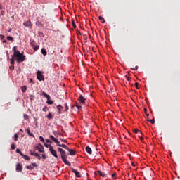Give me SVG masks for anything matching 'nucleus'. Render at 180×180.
Here are the masks:
<instances>
[{"label": "nucleus", "mask_w": 180, "mask_h": 180, "mask_svg": "<svg viewBox=\"0 0 180 180\" xmlns=\"http://www.w3.org/2000/svg\"><path fill=\"white\" fill-rule=\"evenodd\" d=\"M58 151L60 153V157L64 164H65V165L71 166V163L67 160V153H65V150L61 148H58Z\"/></svg>", "instance_id": "nucleus-1"}, {"label": "nucleus", "mask_w": 180, "mask_h": 180, "mask_svg": "<svg viewBox=\"0 0 180 180\" xmlns=\"http://www.w3.org/2000/svg\"><path fill=\"white\" fill-rule=\"evenodd\" d=\"M13 57L16 58V60L18 61V63H23L25 58L23 53H20V52H17V53H15V55H13Z\"/></svg>", "instance_id": "nucleus-2"}, {"label": "nucleus", "mask_w": 180, "mask_h": 180, "mask_svg": "<svg viewBox=\"0 0 180 180\" xmlns=\"http://www.w3.org/2000/svg\"><path fill=\"white\" fill-rule=\"evenodd\" d=\"M42 95H43V96H45V98H47L48 105H53V100H51L50 95L46 94V93L44 91L42 92Z\"/></svg>", "instance_id": "nucleus-3"}, {"label": "nucleus", "mask_w": 180, "mask_h": 180, "mask_svg": "<svg viewBox=\"0 0 180 180\" xmlns=\"http://www.w3.org/2000/svg\"><path fill=\"white\" fill-rule=\"evenodd\" d=\"M151 174H153V169H150L144 172L145 177L148 179H151Z\"/></svg>", "instance_id": "nucleus-4"}, {"label": "nucleus", "mask_w": 180, "mask_h": 180, "mask_svg": "<svg viewBox=\"0 0 180 180\" xmlns=\"http://www.w3.org/2000/svg\"><path fill=\"white\" fill-rule=\"evenodd\" d=\"M78 101L80 105H85V101H86V99L84 98V96H82V94H80L79 97L78 98Z\"/></svg>", "instance_id": "nucleus-5"}, {"label": "nucleus", "mask_w": 180, "mask_h": 180, "mask_svg": "<svg viewBox=\"0 0 180 180\" xmlns=\"http://www.w3.org/2000/svg\"><path fill=\"white\" fill-rule=\"evenodd\" d=\"M37 78L39 81H44V76L43 75V72L41 71L37 72Z\"/></svg>", "instance_id": "nucleus-6"}, {"label": "nucleus", "mask_w": 180, "mask_h": 180, "mask_svg": "<svg viewBox=\"0 0 180 180\" xmlns=\"http://www.w3.org/2000/svg\"><path fill=\"white\" fill-rule=\"evenodd\" d=\"M49 151L51 154H52L53 157H55V158H58V155H57V151L54 150V148H53V146H50Z\"/></svg>", "instance_id": "nucleus-7"}, {"label": "nucleus", "mask_w": 180, "mask_h": 180, "mask_svg": "<svg viewBox=\"0 0 180 180\" xmlns=\"http://www.w3.org/2000/svg\"><path fill=\"white\" fill-rule=\"evenodd\" d=\"M71 170H72V172L75 174L76 178H81V173H79V172H78L77 169L74 168H72Z\"/></svg>", "instance_id": "nucleus-8"}, {"label": "nucleus", "mask_w": 180, "mask_h": 180, "mask_svg": "<svg viewBox=\"0 0 180 180\" xmlns=\"http://www.w3.org/2000/svg\"><path fill=\"white\" fill-rule=\"evenodd\" d=\"M49 137L53 143H56V144H57V146H60V141H58V139H57V138H55L54 136H53V135H50Z\"/></svg>", "instance_id": "nucleus-9"}, {"label": "nucleus", "mask_w": 180, "mask_h": 180, "mask_svg": "<svg viewBox=\"0 0 180 180\" xmlns=\"http://www.w3.org/2000/svg\"><path fill=\"white\" fill-rule=\"evenodd\" d=\"M37 148L39 153H44V147L41 143H39L38 146H37Z\"/></svg>", "instance_id": "nucleus-10"}, {"label": "nucleus", "mask_w": 180, "mask_h": 180, "mask_svg": "<svg viewBox=\"0 0 180 180\" xmlns=\"http://www.w3.org/2000/svg\"><path fill=\"white\" fill-rule=\"evenodd\" d=\"M24 26L32 29L33 25H32V22H30V20H27V22H24Z\"/></svg>", "instance_id": "nucleus-11"}, {"label": "nucleus", "mask_w": 180, "mask_h": 180, "mask_svg": "<svg viewBox=\"0 0 180 180\" xmlns=\"http://www.w3.org/2000/svg\"><path fill=\"white\" fill-rule=\"evenodd\" d=\"M22 165L18 163L16 165V171L17 172H22Z\"/></svg>", "instance_id": "nucleus-12"}, {"label": "nucleus", "mask_w": 180, "mask_h": 180, "mask_svg": "<svg viewBox=\"0 0 180 180\" xmlns=\"http://www.w3.org/2000/svg\"><path fill=\"white\" fill-rule=\"evenodd\" d=\"M75 108H77V109H78V110H81V109H82V107L81 105H79V104H78V103H77L76 105H72V107H71L72 109H75Z\"/></svg>", "instance_id": "nucleus-13"}, {"label": "nucleus", "mask_w": 180, "mask_h": 180, "mask_svg": "<svg viewBox=\"0 0 180 180\" xmlns=\"http://www.w3.org/2000/svg\"><path fill=\"white\" fill-rule=\"evenodd\" d=\"M68 151H69V154H70V155H75V154H77V152L76 151H75L74 150H72V149H70V148H68Z\"/></svg>", "instance_id": "nucleus-14"}, {"label": "nucleus", "mask_w": 180, "mask_h": 180, "mask_svg": "<svg viewBox=\"0 0 180 180\" xmlns=\"http://www.w3.org/2000/svg\"><path fill=\"white\" fill-rule=\"evenodd\" d=\"M86 151L88 153V154H92V149L89 146L86 147Z\"/></svg>", "instance_id": "nucleus-15"}, {"label": "nucleus", "mask_w": 180, "mask_h": 180, "mask_svg": "<svg viewBox=\"0 0 180 180\" xmlns=\"http://www.w3.org/2000/svg\"><path fill=\"white\" fill-rule=\"evenodd\" d=\"M25 131H27V133L29 134V136H30L31 137H34V135H33L32 133L30 132V128H27L25 129Z\"/></svg>", "instance_id": "nucleus-16"}, {"label": "nucleus", "mask_w": 180, "mask_h": 180, "mask_svg": "<svg viewBox=\"0 0 180 180\" xmlns=\"http://www.w3.org/2000/svg\"><path fill=\"white\" fill-rule=\"evenodd\" d=\"M97 174L100 176H102L103 178H105L106 176V174L105 173H103L100 170L97 171Z\"/></svg>", "instance_id": "nucleus-17"}, {"label": "nucleus", "mask_w": 180, "mask_h": 180, "mask_svg": "<svg viewBox=\"0 0 180 180\" xmlns=\"http://www.w3.org/2000/svg\"><path fill=\"white\" fill-rule=\"evenodd\" d=\"M53 134H54L55 137H58L59 136H63V134H60L57 131H53Z\"/></svg>", "instance_id": "nucleus-18"}, {"label": "nucleus", "mask_w": 180, "mask_h": 180, "mask_svg": "<svg viewBox=\"0 0 180 180\" xmlns=\"http://www.w3.org/2000/svg\"><path fill=\"white\" fill-rule=\"evenodd\" d=\"M13 58L11 59H10V64H11V65H15V57L13 56Z\"/></svg>", "instance_id": "nucleus-19"}, {"label": "nucleus", "mask_w": 180, "mask_h": 180, "mask_svg": "<svg viewBox=\"0 0 180 180\" xmlns=\"http://www.w3.org/2000/svg\"><path fill=\"white\" fill-rule=\"evenodd\" d=\"M41 54H43V56H47V51L46 50V49H41Z\"/></svg>", "instance_id": "nucleus-20"}, {"label": "nucleus", "mask_w": 180, "mask_h": 180, "mask_svg": "<svg viewBox=\"0 0 180 180\" xmlns=\"http://www.w3.org/2000/svg\"><path fill=\"white\" fill-rule=\"evenodd\" d=\"M59 147H63V148H65V150H68V147H67L65 144H60L59 142V145H58Z\"/></svg>", "instance_id": "nucleus-21"}, {"label": "nucleus", "mask_w": 180, "mask_h": 180, "mask_svg": "<svg viewBox=\"0 0 180 180\" xmlns=\"http://www.w3.org/2000/svg\"><path fill=\"white\" fill-rule=\"evenodd\" d=\"M57 109L59 110V112L63 111V109H64V107H63L61 105H58L57 106Z\"/></svg>", "instance_id": "nucleus-22"}, {"label": "nucleus", "mask_w": 180, "mask_h": 180, "mask_svg": "<svg viewBox=\"0 0 180 180\" xmlns=\"http://www.w3.org/2000/svg\"><path fill=\"white\" fill-rule=\"evenodd\" d=\"M98 19L100 21H101V23H105V18L102 16H98Z\"/></svg>", "instance_id": "nucleus-23"}, {"label": "nucleus", "mask_w": 180, "mask_h": 180, "mask_svg": "<svg viewBox=\"0 0 180 180\" xmlns=\"http://www.w3.org/2000/svg\"><path fill=\"white\" fill-rule=\"evenodd\" d=\"M16 49H17L16 46H14V47L13 48V51H14L13 55L17 54L18 53L20 52L19 51H16Z\"/></svg>", "instance_id": "nucleus-24"}, {"label": "nucleus", "mask_w": 180, "mask_h": 180, "mask_svg": "<svg viewBox=\"0 0 180 180\" xmlns=\"http://www.w3.org/2000/svg\"><path fill=\"white\" fill-rule=\"evenodd\" d=\"M34 156L37 157L39 160H41V156L37 153H34Z\"/></svg>", "instance_id": "nucleus-25"}, {"label": "nucleus", "mask_w": 180, "mask_h": 180, "mask_svg": "<svg viewBox=\"0 0 180 180\" xmlns=\"http://www.w3.org/2000/svg\"><path fill=\"white\" fill-rule=\"evenodd\" d=\"M150 123H151L152 124H154V123H155V120L154 119V117L153 116V119H150L149 120Z\"/></svg>", "instance_id": "nucleus-26"}, {"label": "nucleus", "mask_w": 180, "mask_h": 180, "mask_svg": "<svg viewBox=\"0 0 180 180\" xmlns=\"http://www.w3.org/2000/svg\"><path fill=\"white\" fill-rule=\"evenodd\" d=\"M22 89V92L25 93L26 92V90L27 89V88L26 87V86H23L22 87H21Z\"/></svg>", "instance_id": "nucleus-27"}, {"label": "nucleus", "mask_w": 180, "mask_h": 180, "mask_svg": "<svg viewBox=\"0 0 180 180\" xmlns=\"http://www.w3.org/2000/svg\"><path fill=\"white\" fill-rule=\"evenodd\" d=\"M23 158L26 160V161L30 160V158L26 155H23Z\"/></svg>", "instance_id": "nucleus-28"}, {"label": "nucleus", "mask_w": 180, "mask_h": 180, "mask_svg": "<svg viewBox=\"0 0 180 180\" xmlns=\"http://www.w3.org/2000/svg\"><path fill=\"white\" fill-rule=\"evenodd\" d=\"M44 146L45 147H46V148H49V150H50V147H52L51 145H49V144L46 143L45 142H44Z\"/></svg>", "instance_id": "nucleus-29"}, {"label": "nucleus", "mask_w": 180, "mask_h": 180, "mask_svg": "<svg viewBox=\"0 0 180 180\" xmlns=\"http://www.w3.org/2000/svg\"><path fill=\"white\" fill-rule=\"evenodd\" d=\"M69 108H68V105H67V103L65 104V110H63V112H67V110H68Z\"/></svg>", "instance_id": "nucleus-30"}, {"label": "nucleus", "mask_w": 180, "mask_h": 180, "mask_svg": "<svg viewBox=\"0 0 180 180\" xmlns=\"http://www.w3.org/2000/svg\"><path fill=\"white\" fill-rule=\"evenodd\" d=\"M7 40H9L10 41H13V37H11V36H8Z\"/></svg>", "instance_id": "nucleus-31"}, {"label": "nucleus", "mask_w": 180, "mask_h": 180, "mask_svg": "<svg viewBox=\"0 0 180 180\" xmlns=\"http://www.w3.org/2000/svg\"><path fill=\"white\" fill-rule=\"evenodd\" d=\"M32 49H34V51H37L38 49H39V46L35 45L34 47H32Z\"/></svg>", "instance_id": "nucleus-32"}, {"label": "nucleus", "mask_w": 180, "mask_h": 180, "mask_svg": "<svg viewBox=\"0 0 180 180\" xmlns=\"http://www.w3.org/2000/svg\"><path fill=\"white\" fill-rule=\"evenodd\" d=\"M30 45L32 46V47H34L36 46V41H32L30 42Z\"/></svg>", "instance_id": "nucleus-33"}, {"label": "nucleus", "mask_w": 180, "mask_h": 180, "mask_svg": "<svg viewBox=\"0 0 180 180\" xmlns=\"http://www.w3.org/2000/svg\"><path fill=\"white\" fill-rule=\"evenodd\" d=\"M46 117L48 118V119H53V115H51V113H49L47 116H46Z\"/></svg>", "instance_id": "nucleus-34"}, {"label": "nucleus", "mask_w": 180, "mask_h": 180, "mask_svg": "<svg viewBox=\"0 0 180 180\" xmlns=\"http://www.w3.org/2000/svg\"><path fill=\"white\" fill-rule=\"evenodd\" d=\"M9 69L11 70V71H13V70H15V65H10Z\"/></svg>", "instance_id": "nucleus-35"}, {"label": "nucleus", "mask_w": 180, "mask_h": 180, "mask_svg": "<svg viewBox=\"0 0 180 180\" xmlns=\"http://www.w3.org/2000/svg\"><path fill=\"white\" fill-rule=\"evenodd\" d=\"M18 137H19V136H18V134H15V135H14V141H18Z\"/></svg>", "instance_id": "nucleus-36"}, {"label": "nucleus", "mask_w": 180, "mask_h": 180, "mask_svg": "<svg viewBox=\"0 0 180 180\" xmlns=\"http://www.w3.org/2000/svg\"><path fill=\"white\" fill-rule=\"evenodd\" d=\"M72 26H73L74 29H76L77 25H75V22L73 20H72Z\"/></svg>", "instance_id": "nucleus-37"}, {"label": "nucleus", "mask_w": 180, "mask_h": 180, "mask_svg": "<svg viewBox=\"0 0 180 180\" xmlns=\"http://www.w3.org/2000/svg\"><path fill=\"white\" fill-rule=\"evenodd\" d=\"M131 70H134V71H137V70H139V66H135L134 68H131Z\"/></svg>", "instance_id": "nucleus-38"}, {"label": "nucleus", "mask_w": 180, "mask_h": 180, "mask_svg": "<svg viewBox=\"0 0 180 180\" xmlns=\"http://www.w3.org/2000/svg\"><path fill=\"white\" fill-rule=\"evenodd\" d=\"M15 144L13 143V144L11 145V150H15Z\"/></svg>", "instance_id": "nucleus-39"}, {"label": "nucleus", "mask_w": 180, "mask_h": 180, "mask_svg": "<svg viewBox=\"0 0 180 180\" xmlns=\"http://www.w3.org/2000/svg\"><path fill=\"white\" fill-rule=\"evenodd\" d=\"M27 169H33V166H27Z\"/></svg>", "instance_id": "nucleus-40"}, {"label": "nucleus", "mask_w": 180, "mask_h": 180, "mask_svg": "<svg viewBox=\"0 0 180 180\" xmlns=\"http://www.w3.org/2000/svg\"><path fill=\"white\" fill-rule=\"evenodd\" d=\"M39 140L44 143V138H43V136H39Z\"/></svg>", "instance_id": "nucleus-41"}, {"label": "nucleus", "mask_w": 180, "mask_h": 180, "mask_svg": "<svg viewBox=\"0 0 180 180\" xmlns=\"http://www.w3.org/2000/svg\"><path fill=\"white\" fill-rule=\"evenodd\" d=\"M47 110H49L48 108L45 107V108H43L44 112H47Z\"/></svg>", "instance_id": "nucleus-42"}, {"label": "nucleus", "mask_w": 180, "mask_h": 180, "mask_svg": "<svg viewBox=\"0 0 180 180\" xmlns=\"http://www.w3.org/2000/svg\"><path fill=\"white\" fill-rule=\"evenodd\" d=\"M83 38L84 40H86V39H88V37L86 36V34H84Z\"/></svg>", "instance_id": "nucleus-43"}, {"label": "nucleus", "mask_w": 180, "mask_h": 180, "mask_svg": "<svg viewBox=\"0 0 180 180\" xmlns=\"http://www.w3.org/2000/svg\"><path fill=\"white\" fill-rule=\"evenodd\" d=\"M24 118L25 119H29V116L26 114H24Z\"/></svg>", "instance_id": "nucleus-44"}, {"label": "nucleus", "mask_w": 180, "mask_h": 180, "mask_svg": "<svg viewBox=\"0 0 180 180\" xmlns=\"http://www.w3.org/2000/svg\"><path fill=\"white\" fill-rule=\"evenodd\" d=\"M135 86H136V89H139V83L136 82Z\"/></svg>", "instance_id": "nucleus-45"}, {"label": "nucleus", "mask_w": 180, "mask_h": 180, "mask_svg": "<svg viewBox=\"0 0 180 180\" xmlns=\"http://www.w3.org/2000/svg\"><path fill=\"white\" fill-rule=\"evenodd\" d=\"M4 37H4V35L0 34V39H1V40L4 39Z\"/></svg>", "instance_id": "nucleus-46"}, {"label": "nucleus", "mask_w": 180, "mask_h": 180, "mask_svg": "<svg viewBox=\"0 0 180 180\" xmlns=\"http://www.w3.org/2000/svg\"><path fill=\"white\" fill-rule=\"evenodd\" d=\"M42 158H44V160H46V154L42 155Z\"/></svg>", "instance_id": "nucleus-47"}, {"label": "nucleus", "mask_w": 180, "mask_h": 180, "mask_svg": "<svg viewBox=\"0 0 180 180\" xmlns=\"http://www.w3.org/2000/svg\"><path fill=\"white\" fill-rule=\"evenodd\" d=\"M15 151H16V153H18V154H20V152H21V151H20V149H16V150H15Z\"/></svg>", "instance_id": "nucleus-48"}, {"label": "nucleus", "mask_w": 180, "mask_h": 180, "mask_svg": "<svg viewBox=\"0 0 180 180\" xmlns=\"http://www.w3.org/2000/svg\"><path fill=\"white\" fill-rule=\"evenodd\" d=\"M32 167H37V164L36 163H32Z\"/></svg>", "instance_id": "nucleus-49"}, {"label": "nucleus", "mask_w": 180, "mask_h": 180, "mask_svg": "<svg viewBox=\"0 0 180 180\" xmlns=\"http://www.w3.org/2000/svg\"><path fill=\"white\" fill-rule=\"evenodd\" d=\"M60 140L63 141V143H67V141H65V139H60Z\"/></svg>", "instance_id": "nucleus-50"}, {"label": "nucleus", "mask_w": 180, "mask_h": 180, "mask_svg": "<svg viewBox=\"0 0 180 180\" xmlns=\"http://www.w3.org/2000/svg\"><path fill=\"white\" fill-rule=\"evenodd\" d=\"M134 133L137 134V132L139 131V129H136L134 130Z\"/></svg>", "instance_id": "nucleus-51"}, {"label": "nucleus", "mask_w": 180, "mask_h": 180, "mask_svg": "<svg viewBox=\"0 0 180 180\" xmlns=\"http://www.w3.org/2000/svg\"><path fill=\"white\" fill-rule=\"evenodd\" d=\"M115 176H116V174L115 173L112 174V178H115Z\"/></svg>", "instance_id": "nucleus-52"}, {"label": "nucleus", "mask_w": 180, "mask_h": 180, "mask_svg": "<svg viewBox=\"0 0 180 180\" xmlns=\"http://www.w3.org/2000/svg\"><path fill=\"white\" fill-rule=\"evenodd\" d=\"M46 143H51V141H50L49 139H46Z\"/></svg>", "instance_id": "nucleus-53"}, {"label": "nucleus", "mask_w": 180, "mask_h": 180, "mask_svg": "<svg viewBox=\"0 0 180 180\" xmlns=\"http://www.w3.org/2000/svg\"><path fill=\"white\" fill-rule=\"evenodd\" d=\"M30 154L31 155H34V153L32 152V150H30Z\"/></svg>", "instance_id": "nucleus-54"}, {"label": "nucleus", "mask_w": 180, "mask_h": 180, "mask_svg": "<svg viewBox=\"0 0 180 180\" xmlns=\"http://www.w3.org/2000/svg\"><path fill=\"white\" fill-rule=\"evenodd\" d=\"M20 155L22 157H23V155H25L23 154V153H22V151L20 153Z\"/></svg>", "instance_id": "nucleus-55"}, {"label": "nucleus", "mask_w": 180, "mask_h": 180, "mask_svg": "<svg viewBox=\"0 0 180 180\" xmlns=\"http://www.w3.org/2000/svg\"><path fill=\"white\" fill-rule=\"evenodd\" d=\"M7 59L9 60V53L7 52Z\"/></svg>", "instance_id": "nucleus-56"}, {"label": "nucleus", "mask_w": 180, "mask_h": 180, "mask_svg": "<svg viewBox=\"0 0 180 180\" xmlns=\"http://www.w3.org/2000/svg\"><path fill=\"white\" fill-rule=\"evenodd\" d=\"M143 110H144L145 113H147V108H144Z\"/></svg>", "instance_id": "nucleus-57"}, {"label": "nucleus", "mask_w": 180, "mask_h": 180, "mask_svg": "<svg viewBox=\"0 0 180 180\" xmlns=\"http://www.w3.org/2000/svg\"><path fill=\"white\" fill-rule=\"evenodd\" d=\"M146 119L148 122H150V118H148V117H147Z\"/></svg>", "instance_id": "nucleus-58"}, {"label": "nucleus", "mask_w": 180, "mask_h": 180, "mask_svg": "<svg viewBox=\"0 0 180 180\" xmlns=\"http://www.w3.org/2000/svg\"><path fill=\"white\" fill-rule=\"evenodd\" d=\"M146 115L147 117H148L150 116L149 113H146Z\"/></svg>", "instance_id": "nucleus-59"}, {"label": "nucleus", "mask_w": 180, "mask_h": 180, "mask_svg": "<svg viewBox=\"0 0 180 180\" xmlns=\"http://www.w3.org/2000/svg\"><path fill=\"white\" fill-rule=\"evenodd\" d=\"M140 139L141 140V141H143V140H144V138L140 137Z\"/></svg>", "instance_id": "nucleus-60"}, {"label": "nucleus", "mask_w": 180, "mask_h": 180, "mask_svg": "<svg viewBox=\"0 0 180 180\" xmlns=\"http://www.w3.org/2000/svg\"><path fill=\"white\" fill-rule=\"evenodd\" d=\"M2 9V4H0V10Z\"/></svg>", "instance_id": "nucleus-61"}, {"label": "nucleus", "mask_w": 180, "mask_h": 180, "mask_svg": "<svg viewBox=\"0 0 180 180\" xmlns=\"http://www.w3.org/2000/svg\"><path fill=\"white\" fill-rule=\"evenodd\" d=\"M127 79H128V81H131V78L128 77Z\"/></svg>", "instance_id": "nucleus-62"}, {"label": "nucleus", "mask_w": 180, "mask_h": 180, "mask_svg": "<svg viewBox=\"0 0 180 180\" xmlns=\"http://www.w3.org/2000/svg\"><path fill=\"white\" fill-rule=\"evenodd\" d=\"M77 34H81V32L78 31Z\"/></svg>", "instance_id": "nucleus-63"}, {"label": "nucleus", "mask_w": 180, "mask_h": 180, "mask_svg": "<svg viewBox=\"0 0 180 180\" xmlns=\"http://www.w3.org/2000/svg\"><path fill=\"white\" fill-rule=\"evenodd\" d=\"M3 43H6V40H4V41H3Z\"/></svg>", "instance_id": "nucleus-64"}]
</instances>
